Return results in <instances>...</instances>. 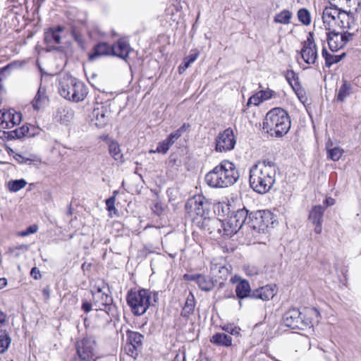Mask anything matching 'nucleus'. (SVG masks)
<instances>
[{
  "mask_svg": "<svg viewBox=\"0 0 361 361\" xmlns=\"http://www.w3.org/2000/svg\"><path fill=\"white\" fill-rule=\"evenodd\" d=\"M322 55L325 59L326 66L331 67L332 65L341 61L345 56V53H342L339 55L332 54L329 53L326 48H323Z\"/></svg>",
  "mask_w": 361,
  "mask_h": 361,
  "instance_id": "28",
  "label": "nucleus"
},
{
  "mask_svg": "<svg viewBox=\"0 0 361 361\" xmlns=\"http://www.w3.org/2000/svg\"><path fill=\"white\" fill-rule=\"evenodd\" d=\"M321 314L315 307L307 308L304 314L298 309H289L283 317L284 324L293 329L305 330L319 322Z\"/></svg>",
  "mask_w": 361,
  "mask_h": 361,
  "instance_id": "4",
  "label": "nucleus"
},
{
  "mask_svg": "<svg viewBox=\"0 0 361 361\" xmlns=\"http://www.w3.org/2000/svg\"><path fill=\"white\" fill-rule=\"evenodd\" d=\"M244 270H245L246 274L249 276H256L259 273V269L255 266H250V265L245 266Z\"/></svg>",
  "mask_w": 361,
  "mask_h": 361,
  "instance_id": "48",
  "label": "nucleus"
},
{
  "mask_svg": "<svg viewBox=\"0 0 361 361\" xmlns=\"http://www.w3.org/2000/svg\"><path fill=\"white\" fill-rule=\"evenodd\" d=\"M354 32L344 31L343 32L331 30L327 33V42L329 49L332 51H337L343 49L349 42L353 39Z\"/></svg>",
  "mask_w": 361,
  "mask_h": 361,
  "instance_id": "11",
  "label": "nucleus"
},
{
  "mask_svg": "<svg viewBox=\"0 0 361 361\" xmlns=\"http://www.w3.org/2000/svg\"><path fill=\"white\" fill-rule=\"evenodd\" d=\"M285 77L291 87H293L295 82H299L297 74L292 70L287 71L285 73Z\"/></svg>",
  "mask_w": 361,
  "mask_h": 361,
  "instance_id": "44",
  "label": "nucleus"
},
{
  "mask_svg": "<svg viewBox=\"0 0 361 361\" xmlns=\"http://www.w3.org/2000/svg\"><path fill=\"white\" fill-rule=\"evenodd\" d=\"M300 54L306 63L311 65L316 63L318 54L317 45L312 32L309 33L307 39L302 42V48L300 51Z\"/></svg>",
  "mask_w": 361,
  "mask_h": 361,
  "instance_id": "13",
  "label": "nucleus"
},
{
  "mask_svg": "<svg viewBox=\"0 0 361 361\" xmlns=\"http://www.w3.org/2000/svg\"><path fill=\"white\" fill-rule=\"evenodd\" d=\"M59 92L67 100L79 102L83 101L87 95V88L81 81L66 75L59 81Z\"/></svg>",
  "mask_w": 361,
  "mask_h": 361,
  "instance_id": "5",
  "label": "nucleus"
},
{
  "mask_svg": "<svg viewBox=\"0 0 361 361\" xmlns=\"http://www.w3.org/2000/svg\"><path fill=\"white\" fill-rule=\"evenodd\" d=\"M30 275L35 279H39L42 277V274L37 267H33L31 269Z\"/></svg>",
  "mask_w": 361,
  "mask_h": 361,
  "instance_id": "55",
  "label": "nucleus"
},
{
  "mask_svg": "<svg viewBox=\"0 0 361 361\" xmlns=\"http://www.w3.org/2000/svg\"><path fill=\"white\" fill-rule=\"evenodd\" d=\"M278 292L277 286L274 283L268 284L255 289L250 295L251 298L268 301L272 299Z\"/></svg>",
  "mask_w": 361,
  "mask_h": 361,
  "instance_id": "15",
  "label": "nucleus"
},
{
  "mask_svg": "<svg viewBox=\"0 0 361 361\" xmlns=\"http://www.w3.org/2000/svg\"><path fill=\"white\" fill-rule=\"evenodd\" d=\"M215 144L216 152H223L233 149L236 144L233 130L231 128H228L219 133L216 137Z\"/></svg>",
  "mask_w": 361,
  "mask_h": 361,
  "instance_id": "12",
  "label": "nucleus"
},
{
  "mask_svg": "<svg viewBox=\"0 0 361 361\" xmlns=\"http://www.w3.org/2000/svg\"><path fill=\"white\" fill-rule=\"evenodd\" d=\"M28 127L23 126L21 128L16 129L13 132L18 138L25 136L28 133Z\"/></svg>",
  "mask_w": 361,
  "mask_h": 361,
  "instance_id": "50",
  "label": "nucleus"
},
{
  "mask_svg": "<svg viewBox=\"0 0 361 361\" xmlns=\"http://www.w3.org/2000/svg\"><path fill=\"white\" fill-rule=\"evenodd\" d=\"M151 292L146 289L130 290L126 296V301L132 312L137 316L144 314L150 305Z\"/></svg>",
  "mask_w": 361,
  "mask_h": 361,
  "instance_id": "6",
  "label": "nucleus"
},
{
  "mask_svg": "<svg viewBox=\"0 0 361 361\" xmlns=\"http://www.w3.org/2000/svg\"><path fill=\"white\" fill-rule=\"evenodd\" d=\"M63 27L57 26L56 29L49 28L47 30V43L48 40L53 39L56 43L59 44L61 42V35L60 33L63 30ZM51 49H54L51 48L47 44V51H49Z\"/></svg>",
  "mask_w": 361,
  "mask_h": 361,
  "instance_id": "27",
  "label": "nucleus"
},
{
  "mask_svg": "<svg viewBox=\"0 0 361 361\" xmlns=\"http://www.w3.org/2000/svg\"><path fill=\"white\" fill-rule=\"evenodd\" d=\"M214 213L220 217H225L231 212V204L228 202H219L214 206Z\"/></svg>",
  "mask_w": 361,
  "mask_h": 361,
  "instance_id": "32",
  "label": "nucleus"
},
{
  "mask_svg": "<svg viewBox=\"0 0 361 361\" xmlns=\"http://www.w3.org/2000/svg\"><path fill=\"white\" fill-rule=\"evenodd\" d=\"M111 55L118 56L125 61H127L131 51L128 42L124 38L119 39L111 46Z\"/></svg>",
  "mask_w": 361,
  "mask_h": 361,
  "instance_id": "19",
  "label": "nucleus"
},
{
  "mask_svg": "<svg viewBox=\"0 0 361 361\" xmlns=\"http://www.w3.org/2000/svg\"><path fill=\"white\" fill-rule=\"evenodd\" d=\"M189 128H190L189 123H184L180 128L177 129L176 131H179L180 135L182 136L183 132H185Z\"/></svg>",
  "mask_w": 361,
  "mask_h": 361,
  "instance_id": "59",
  "label": "nucleus"
},
{
  "mask_svg": "<svg viewBox=\"0 0 361 361\" xmlns=\"http://www.w3.org/2000/svg\"><path fill=\"white\" fill-rule=\"evenodd\" d=\"M338 20L339 21L338 27L346 30H353L355 28L357 23L352 12H347L340 9V13Z\"/></svg>",
  "mask_w": 361,
  "mask_h": 361,
  "instance_id": "22",
  "label": "nucleus"
},
{
  "mask_svg": "<svg viewBox=\"0 0 361 361\" xmlns=\"http://www.w3.org/2000/svg\"><path fill=\"white\" fill-rule=\"evenodd\" d=\"M15 159L20 164H23L25 161V159L21 156L20 154H16L14 157Z\"/></svg>",
  "mask_w": 361,
  "mask_h": 361,
  "instance_id": "61",
  "label": "nucleus"
},
{
  "mask_svg": "<svg viewBox=\"0 0 361 361\" xmlns=\"http://www.w3.org/2000/svg\"><path fill=\"white\" fill-rule=\"evenodd\" d=\"M298 18L299 21L305 25H309L311 23V16L306 8H301L298 11Z\"/></svg>",
  "mask_w": 361,
  "mask_h": 361,
  "instance_id": "40",
  "label": "nucleus"
},
{
  "mask_svg": "<svg viewBox=\"0 0 361 361\" xmlns=\"http://www.w3.org/2000/svg\"><path fill=\"white\" fill-rule=\"evenodd\" d=\"M278 167L269 160L258 161L249 170L250 187L259 194L269 192L276 182Z\"/></svg>",
  "mask_w": 361,
  "mask_h": 361,
  "instance_id": "1",
  "label": "nucleus"
},
{
  "mask_svg": "<svg viewBox=\"0 0 361 361\" xmlns=\"http://www.w3.org/2000/svg\"><path fill=\"white\" fill-rule=\"evenodd\" d=\"M92 305L90 302L87 301H83L81 308L84 312L88 313L92 310Z\"/></svg>",
  "mask_w": 361,
  "mask_h": 361,
  "instance_id": "57",
  "label": "nucleus"
},
{
  "mask_svg": "<svg viewBox=\"0 0 361 361\" xmlns=\"http://www.w3.org/2000/svg\"><path fill=\"white\" fill-rule=\"evenodd\" d=\"M293 17V13L288 10H283L279 13L276 14L274 17V21L276 23L289 24L290 19Z\"/></svg>",
  "mask_w": 361,
  "mask_h": 361,
  "instance_id": "33",
  "label": "nucleus"
},
{
  "mask_svg": "<svg viewBox=\"0 0 361 361\" xmlns=\"http://www.w3.org/2000/svg\"><path fill=\"white\" fill-rule=\"evenodd\" d=\"M247 224L252 229L259 233L264 232L270 225L273 224L272 214L269 211H257L250 213Z\"/></svg>",
  "mask_w": 361,
  "mask_h": 361,
  "instance_id": "9",
  "label": "nucleus"
},
{
  "mask_svg": "<svg viewBox=\"0 0 361 361\" xmlns=\"http://www.w3.org/2000/svg\"><path fill=\"white\" fill-rule=\"evenodd\" d=\"M181 135H180L179 131H173L168 136L167 139L170 141L172 145L176 142L177 140H178Z\"/></svg>",
  "mask_w": 361,
  "mask_h": 361,
  "instance_id": "51",
  "label": "nucleus"
},
{
  "mask_svg": "<svg viewBox=\"0 0 361 361\" xmlns=\"http://www.w3.org/2000/svg\"><path fill=\"white\" fill-rule=\"evenodd\" d=\"M200 274H185L183 276V279L186 281H193L197 282V280L200 277Z\"/></svg>",
  "mask_w": 361,
  "mask_h": 361,
  "instance_id": "56",
  "label": "nucleus"
},
{
  "mask_svg": "<svg viewBox=\"0 0 361 361\" xmlns=\"http://www.w3.org/2000/svg\"><path fill=\"white\" fill-rule=\"evenodd\" d=\"M203 199L204 198L201 196H195L188 200L185 204L188 212L202 217L204 214Z\"/></svg>",
  "mask_w": 361,
  "mask_h": 361,
  "instance_id": "21",
  "label": "nucleus"
},
{
  "mask_svg": "<svg viewBox=\"0 0 361 361\" xmlns=\"http://www.w3.org/2000/svg\"><path fill=\"white\" fill-rule=\"evenodd\" d=\"M110 154L116 161H122L123 154L121 153L120 146L117 142L112 141L109 145Z\"/></svg>",
  "mask_w": 361,
  "mask_h": 361,
  "instance_id": "35",
  "label": "nucleus"
},
{
  "mask_svg": "<svg viewBox=\"0 0 361 361\" xmlns=\"http://www.w3.org/2000/svg\"><path fill=\"white\" fill-rule=\"evenodd\" d=\"M195 306V297L192 293H190L188 295L185 305L181 311V316L185 318H188L191 314H193Z\"/></svg>",
  "mask_w": 361,
  "mask_h": 361,
  "instance_id": "26",
  "label": "nucleus"
},
{
  "mask_svg": "<svg viewBox=\"0 0 361 361\" xmlns=\"http://www.w3.org/2000/svg\"><path fill=\"white\" fill-rule=\"evenodd\" d=\"M291 122L288 114L281 108H274L266 115L263 129L272 137L280 138L288 133Z\"/></svg>",
  "mask_w": 361,
  "mask_h": 361,
  "instance_id": "3",
  "label": "nucleus"
},
{
  "mask_svg": "<svg viewBox=\"0 0 361 361\" xmlns=\"http://www.w3.org/2000/svg\"><path fill=\"white\" fill-rule=\"evenodd\" d=\"M37 226L35 224L30 226L28 228H27L25 231H23L18 233L20 236L24 237L27 236L30 234L35 233L37 231Z\"/></svg>",
  "mask_w": 361,
  "mask_h": 361,
  "instance_id": "47",
  "label": "nucleus"
},
{
  "mask_svg": "<svg viewBox=\"0 0 361 361\" xmlns=\"http://www.w3.org/2000/svg\"><path fill=\"white\" fill-rule=\"evenodd\" d=\"M26 184L27 183L24 179H19L9 181L8 186L11 192H16L25 188Z\"/></svg>",
  "mask_w": 361,
  "mask_h": 361,
  "instance_id": "41",
  "label": "nucleus"
},
{
  "mask_svg": "<svg viewBox=\"0 0 361 361\" xmlns=\"http://www.w3.org/2000/svg\"><path fill=\"white\" fill-rule=\"evenodd\" d=\"M115 200H116V198L114 196V197H109V199H107L106 200V209L108 211L111 212L112 210L116 209L115 207H114Z\"/></svg>",
  "mask_w": 361,
  "mask_h": 361,
  "instance_id": "52",
  "label": "nucleus"
},
{
  "mask_svg": "<svg viewBox=\"0 0 361 361\" xmlns=\"http://www.w3.org/2000/svg\"><path fill=\"white\" fill-rule=\"evenodd\" d=\"M110 111L103 106L94 108L92 113V121L98 128L104 127L109 122Z\"/></svg>",
  "mask_w": 361,
  "mask_h": 361,
  "instance_id": "17",
  "label": "nucleus"
},
{
  "mask_svg": "<svg viewBox=\"0 0 361 361\" xmlns=\"http://www.w3.org/2000/svg\"><path fill=\"white\" fill-rule=\"evenodd\" d=\"M36 65L38 67V68L41 73L40 80H41V82H42V79H43L44 75L45 74V72L42 67V64L40 62L39 57H38L37 59ZM44 99H45V90L42 87V83H40V85H39V87L37 92L34 99L31 102V104L35 111H39V109H41L43 107Z\"/></svg>",
  "mask_w": 361,
  "mask_h": 361,
  "instance_id": "16",
  "label": "nucleus"
},
{
  "mask_svg": "<svg viewBox=\"0 0 361 361\" xmlns=\"http://www.w3.org/2000/svg\"><path fill=\"white\" fill-rule=\"evenodd\" d=\"M2 123H6V126H8V123L12 124V127L15 125L20 124L21 121V114L16 112L13 109L9 110L6 112L1 113Z\"/></svg>",
  "mask_w": 361,
  "mask_h": 361,
  "instance_id": "25",
  "label": "nucleus"
},
{
  "mask_svg": "<svg viewBox=\"0 0 361 361\" xmlns=\"http://www.w3.org/2000/svg\"><path fill=\"white\" fill-rule=\"evenodd\" d=\"M335 203V200L332 197H328L325 200V204L326 206L334 205Z\"/></svg>",
  "mask_w": 361,
  "mask_h": 361,
  "instance_id": "62",
  "label": "nucleus"
},
{
  "mask_svg": "<svg viewBox=\"0 0 361 361\" xmlns=\"http://www.w3.org/2000/svg\"><path fill=\"white\" fill-rule=\"evenodd\" d=\"M127 341L126 343L129 345H132L133 346L141 348L142 344L143 336L136 331H127Z\"/></svg>",
  "mask_w": 361,
  "mask_h": 361,
  "instance_id": "30",
  "label": "nucleus"
},
{
  "mask_svg": "<svg viewBox=\"0 0 361 361\" xmlns=\"http://www.w3.org/2000/svg\"><path fill=\"white\" fill-rule=\"evenodd\" d=\"M324 209V207L321 205H316L313 207L309 214V220L312 224L322 222Z\"/></svg>",
  "mask_w": 361,
  "mask_h": 361,
  "instance_id": "31",
  "label": "nucleus"
},
{
  "mask_svg": "<svg viewBox=\"0 0 361 361\" xmlns=\"http://www.w3.org/2000/svg\"><path fill=\"white\" fill-rule=\"evenodd\" d=\"M197 56H198V53L195 52V53H192L189 56L184 58L183 64L180 65L178 67L179 73H180V74L183 73L188 68H189L190 64L192 63H193L197 59Z\"/></svg>",
  "mask_w": 361,
  "mask_h": 361,
  "instance_id": "38",
  "label": "nucleus"
},
{
  "mask_svg": "<svg viewBox=\"0 0 361 361\" xmlns=\"http://www.w3.org/2000/svg\"><path fill=\"white\" fill-rule=\"evenodd\" d=\"M322 222H317V223L314 224L315 228H314V231L317 234H320L322 231Z\"/></svg>",
  "mask_w": 361,
  "mask_h": 361,
  "instance_id": "58",
  "label": "nucleus"
},
{
  "mask_svg": "<svg viewBox=\"0 0 361 361\" xmlns=\"http://www.w3.org/2000/svg\"><path fill=\"white\" fill-rule=\"evenodd\" d=\"M74 111L68 106H61L54 113V120L62 125H69L74 118Z\"/></svg>",
  "mask_w": 361,
  "mask_h": 361,
  "instance_id": "18",
  "label": "nucleus"
},
{
  "mask_svg": "<svg viewBox=\"0 0 361 361\" xmlns=\"http://www.w3.org/2000/svg\"><path fill=\"white\" fill-rule=\"evenodd\" d=\"M232 282L238 281L235 287L236 296L239 299H244L251 295V288L247 281L238 278L236 276L231 279Z\"/></svg>",
  "mask_w": 361,
  "mask_h": 361,
  "instance_id": "23",
  "label": "nucleus"
},
{
  "mask_svg": "<svg viewBox=\"0 0 361 361\" xmlns=\"http://www.w3.org/2000/svg\"><path fill=\"white\" fill-rule=\"evenodd\" d=\"M111 46L106 42H101L94 47V52L90 55L89 58L90 60H94L101 56L111 55Z\"/></svg>",
  "mask_w": 361,
  "mask_h": 361,
  "instance_id": "24",
  "label": "nucleus"
},
{
  "mask_svg": "<svg viewBox=\"0 0 361 361\" xmlns=\"http://www.w3.org/2000/svg\"><path fill=\"white\" fill-rule=\"evenodd\" d=\"M105 286L95 285L91 290L92 295L93 305L96 307V310L104 311L108 314L111 310V305L113 302V298L108 293L105 291Z\"/></svg>",
  "mask_w": 361,
  "mask_h": 361,
  "instance_id": "10",
  "label": "nucleus"
},
{
  "mask_svg": "<svg viewBox=\"0 0 361 361\" xmlns=\"http://www.w3.org/2000/svg\"><path fill=\"white\" fill-rule=\"evenodd\" d=\"M204 229L207 231L209 233H217L222 235L224 234L225 220H221L219 219H204L203 221Z\"/></svg>",
  "mask_w": 361,
  "mask_h": 361,
  "instance_id": "20",
  "label": "nucleus"
},
{
  "mask_svg": "<svg viewBox=\"0 0 361 361\" xmlns=\"http://www.w3.org/2000/svg\"><path fill=\"white\" fill-rule=\"evenodd\" d=\"M240 173L235 164L223 160L205 176V182L213 188H224L233 185L239 179Z\"/></svg>",
  "mask_w": 361,
  "mask_h": 361,
  "instance_id": "2",
  "label": "nucleus"
},
{
  "mask_svg": "<svg viewBox=\"0 0 361 361\" xmlns=\"http://www.w3.org/2000/svg\"><path fill=\"white\" fill-rule=\"evenodd\" d=\"M171 146L172 144L166 137V139L158 143L155 152H157L159 154H165L167 153V152L169 151Z\"/></svg>",
  "mask_w": 361,
  "mask_h": 361,
  "instance_id": "43",
  "label": "nucleus"
},
{
  "mask_svg": "<svg viewBox=\"0 0 361 361\" xmlns=\"http://www.w3.org/2000/svg\"><path fill=\"white\" fill-rule=\"evenodd\" d=\"M259 92V96L261 98H262L263 101H266L271 98L274 94V92L271 90H260Z\"/></svg>",
  "mask_w": 361,
  "mask_h": 361,
  "instance_id": "49",
  "label": "nucleus"
},
{
  "mask_svg": "<svg viewBox=\"0 0 361 361\" xmlns=\"http://www.w3.org/2000/svg\"><path fill=\"white\" fill-rule=\"evenodd\" d=\"M155 209H154V212L157 213L158 214H159L161 212V207H159V205L157 203L154 206Z\"/></svg>",
  "mask_w": 361,
  "mask_h": 361,
  "instance_id": "64",
  "label": "nucleus"
},
{
  "mask_svg": "<svg viewBox=\"0 0 361 361\" xmlns=\"http://www.w3.org/2000/svg\"><path fill=\"white\" fill-rule=\"evenodd\" d=\"M223 329L232 334V335H234V334H239V329H238L237 327H233V326L231 325H226V326H224L223 327Z\"/></svg>",
  "mask_w": 361,
  "mask_h": 361,
  "instance_id": "53",
  "label": "nucleus"
},
{
  "mask_svg": "<svg viewBox=\"0 0 361 361\" xmlns=\"http://www.w3.org/2000/svg\"><path fill=\"white\" fill-rule=\"evenodd\" d=\"M339 13L340 8L335 4L330 3L329 6L325 7L322 13V20L326 30L329 31L335 30L336 27L338 25Z\"/></svg>",
  "mask_w": 361,
  "mask_h": 361,
  "instance_id": "14",
  "label": "nucleus"
},
{
  "mask_svg": "<svg viewBox=\"0 0 361 361\" xmlns=\"http://www.w3.org/2000/svg\"><path fill=\"white\" fill-rule=\"evenodd\" d=\"M140 348L133 346L132 345L127 344L125 346V350L127 354L133 357H135L137 355V351Z\"/></svg>",
  "mask_w": 361,
  "mask_h": 361,
  "instance_id": "46",
  "label": "nucleus"
},
{
  "mask_svg": "<svg viewBox=\"0 0 361 361\" xmlns=\"http://www.w3.org/2000/svg\"><path fill=\"white\" fill-rule=\"evenodd\" d=\"M352 92V87L351 85L347 82V81H343V83L341 86L338 94H337V100L340 102H344L347 97H348Z\"/></svg>",
  "mask_w": 361,
  "mask_h": 361,
  "instance_id": "34",
  "label": "nucleus"
},
{
  "mask_svg": "<svg viewBox=\"0 0 361 361\" xmlns=\"http://www.w3.org/2000/svg\"><path fill=\"white\" fill-rule=\"evenodd\" d=\"M326 150L327 157L334 161H338L343 153V150L339 147H334L333 148L326 147Z\"/></svg>",
  "mask_w": 361,
  "mask_h": 361,
  "instance_id": "39",
  "label": "nucleus"
},
{
  "mask_svg": "<svg viewBox=\"0 0 361 361\" xmlns=\"http://www.w3.org/2000/svg\"><path fill=\"white\" fill-rule=\"evenodd\" d=\"M6 325V315L0 310V331H4L6 329L4 328Z\"/></svg>",
  "mask_w": 361,
  "mask_h": 361,
  "instance_id": "54",
  "label": "nucleus"
},
{
  "mask_svg": "<svg viewBox=\"0 0 361 361\" xmlns=\"http://www.w3.org/2000/svg\"><path fill=\"white\" fill-rule=\"evenodd\" d=\"M77 356L73 361H94L96 343L93 338L87 337L77 341Z\"/></svg>",
  "mask_w": 361,
  "mask_h": 361,
  "instance_id": "7",
  "label": "nucleus"
},
{
  "mask_svg": "<svg viewBox=\"0 0 361 361\" xmlns=\"http://www.w3.org/2000/svg\"><path fill=\"white\" fill-rule=\"evenodd\" d=\"M197 283L200 288L204 291H209L214 287L213 281L209 278L202 274H200Z\"/></svg>",
  "mask_w": 361,
  "mask_h": 361,
  "instance_id": "36",
  "label": "nucleus"
},
{
  "mask_svg": "<svg viewBox=\"0 0 361 361\" xmlns=\"http://www.w3.org/2000/svg\"><path fill=\"white\" fill-rule=\"evenodd\" d=\"M248 216V211L245 208L238 209L228 219H225L224 234L231 237L236 233L245 223Z\"/></svg>",
  "mask_w": 361,
  "mask_h": 361,
  "instance_id": "8",
  "label": "nucleus"
},
{
  "mask_svg": "<svg viewBox=\"0 0 361 361\" xmlns=\"http://www.w3.org/2000/svg\"><path fill=\"white\" fill-rule=\"evenodd\" d=\"M293 85V90L296 94L299 100L304 103L307 100L306 93L305 90L302 88L300 82H295Z\"/></svg>",
  "mask_w": 361,
  "mask_h": 361,
  "instance_id": "42",
  "label": "nucleus"
},
{
  "mask_svg": "<svg viewBox=\"0 0 361 361\" xmlns=\"http://www.w3.org/2000/svg\"><path fill=\"white\" fill-rule=\"evenodd\" d=\"M357 0H340V1L345 2L348 7L353 6L357 2Z\"/></svg>",
  "mask_w": 361,
  "mask_h": 361,
  "instance_id": "60",
  "label": "nucleus"
},
{
  "mask_svg": "<svg viewBox=\"0 0 361 361\" xmlns=\"http://www.w3.org/2000/svg\"><path fill=\"white\" fill-rule=\"evenodd\" d=\"M263 102L264 101L262 98H261L259 96V92H258L255 94L250 97L247 102V105L253 104L255 106H257Z\"/></svg>",
  "mask_w": 361,
  "mask_h": 361,
  "instance_id": "45",
  "label": "nucleus"
},
{
  "mask_svg": "<svg viewBox=\"0 0 361 361\" xmlns=\"http://www.w3.org/2000/svg\"><path fill=\"white\" fill-rule=\"evenodd\" d=\"M211 342L222 346H230L232 344V338L231 336L224 333H216L211 338Z\"/></svg>",
  "mask_w": 361,
  "mask_h": 361,
  "instance_id": "29",
  "label": "nucleus"
},
{
  "mask_svg": "<svg viewBox=\"0 0 361 361\" xmlns=\"http://www.w3.org/2000/svg\"><path fill=\"white\" fill-rule=\"evenodd\" d=\"M7 285V280L6 278H0V289L4 288Z\"/></svg>",
  "mask_w": 361,
  "mask_h": 361,
  "instance_id": "63",
  "label": "nucleus"
},
{
  "mask_svg": "<svg viewBox=\"0 0 361 361\" xmlns=\"http://www.w3.org/2000/svg\"><path fill=\"white\" fill-rule=\"evenodd\" d=\"M11 342V338L6 331H0V353H5Z\"/></svg>",
  "mask_w": 361,
  "mask_h": 361,
  "instance_id": "37",
  "label": "nucleus"
}]
</instances>
